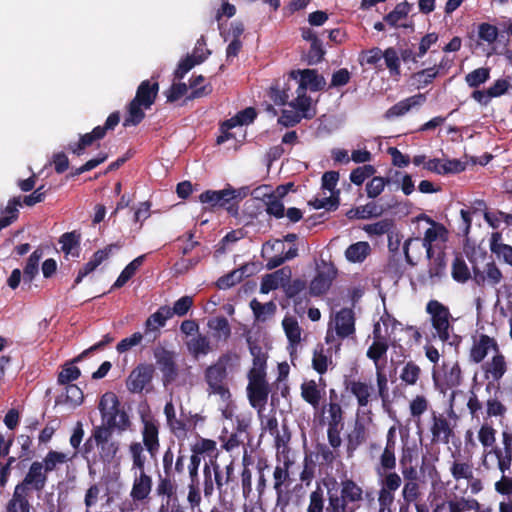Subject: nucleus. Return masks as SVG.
Listing matches in <instances>:
<instances>
[{
    "label": "nucleus",
    "mask_w": 512,
    "mask_h": 512,
    "mask_svg": "<svg viewBox=\"0 0 512 512\" xmlns=\"http://www.w3.org/2000/svg\"><path fill=\"white\" fill-rule=\"evenodd\" d=\"M98 409L102 424L92 428L90 437L83 444L82 455L89 464L92 462L110 466L118 461L121 446L119 441L113 439V432L121 434L130 430L132 421L113 392L101 396Z\"/></svg>",
    "instance_id": "nucleus-1"
},
{
    "label": "nucleus",
    "mask_w": 512,
    "mask_h": 512,
    "mask_svg": "<svg viewBox=\"0 0 512 512\" xmlns=\"http://www.w3.org/2000/svg\"><path fill=\"white\" fill-rule=\"evenodd\" d=\"M327 489V512H355L363 501V489L353 479L345 478L340 483L335 478L323 479Z\"/></svg>",
    "instance_id": "nucleus-2"
},
{
    "label": "nucleus",
    "mask_w": 512,
    "mask_h": 512,
    "mask_svg": "<svg viewBox=\"0 0 512 512\" xmlns=\"http://www.w3.org/2000/svg\"><path fill=\"white\" fill-rule=\"evenodd\" d=\"M159 82L156 77L143 80L137 87L134 98L126 107L123 121L124 127L139 125L145 118V110L150 109L155 103L159 93Z\"/></svg>",
    "instance_id": "nucleus-3"
},
{
    "label": "nucleus",
    "mask_w": 512,
    "mask_h": 512,
    "mask_svg": "<svg viewBox=\"0 0 512 512\" xmlns=\"http://www.w3.org/2000/svg\"><path fill=\"white\" fill-rule=\"evenodd\" d=\"M238 360L237 354L227 352L205 369L204 378L208 385L209 393L219 395L223 399L230 396L229 388L225 383L228 376L227 370L237 364Z\"/></svg>",
    "instance_id": "nucleus-4"
},
{
    "label": "nucleus",
    "mask_w": 512,
    "mask_h": 512,
    "mask_svg": "<svg viewBox=\"0 0 512 512\" xmlns=\"http://www.w3.org/2000/svg\"><path fill=\"white\" fill-rule=\"evenodd\" d=\"M425 311L430 316L431 325L435 330L433 336L442 342H447L453 331L454 321L449 307L438 300L432 299L426 304Z\"/></svg>",
    "instance_id": "nucleus-5"
},
{
    "label": "nucleus",
    "mask_w": 512,
    "mask_h": 512,
    "mask_svg": "<svg viewBox=\"0 0 512 512\" xmlns=\"http://www.w3.org/2000/svg\"><path fill=\"white\" fill-rule=\"evenodd\" d=\"M120 122V113L115 111L111 113L104 125L96 126L91 132L81 134L78 141L70 142L67 146V150L76 155L77 157L82 156L86 149L93 145L95 141L102 140L108 131H113Z\"/></svg>",
    "instance_id": "nucleus-6"
},
{
    "label": "nucleus",
    "mask_w": 512,
    "mask_h": 512,
    "mask_svg": "<svg viewBox=\"0 0 512 512\" xmlns=\"http://www.w3.org/2000/svg\"><path fill=\"white\" fill-rule=\"evenodd\" d=\"M240 196L239 192L232 186L228 185L222 190H206L199 195V201L207 204L206 210L215 211L223 208L227 212L235 216L238 214V204L235 201Z\"/></svg>",
    "instance_id": "nucleus-7"
},
{
    "label": "nucleus",
    "mask_w": 512,
    "mask_h": 512,
    "mask_svg": "<svg viewBox=\"0 0 512 512\" xmlns=\"http://www.w3.org/2000/svg\"><path fill=\"white\" fill-rule=\"evenodd\" d=\"M432 379L435 388L440 393L446 394L447 391L452 390L451 401H453L456 394V391L453 389L460 386L463 381L461 367L458 362H455L452 365L443 363L442 373H438L434 369L432 371Z\"/></svg>",
    "instance_id": "nucleus-8"
},
{
    "label": "nucleus",
    "mask_w": 512,
    "mask_h": 512,
    "mask_svg": "<svg viewBox=\"0 0 512 512\" xmlns=\"http://www.w3.org/2000/svg\"><path fill=\"white\" fill-rule=\"evenodd\" d=\"M48 483V476L42 470V466L33 461L24 477L15 485V488L40 498Z\"/></svg>",
    "instance_id": "nucleus-9"
},
{
    "label": "nucleus",
    "mask_w": 512,
    "mask_h": 512,
    "mask_svg": "<svg viewBox=\"0 0 512 512\" xmlns=\"http://www.w3.org/2000/svg\"><path fill=\"white\" fill-rule=\"evenodd\" d=\"M337 269L334 264L321 260L315 277L309 285V293L312 296L324 295L331 287L333 280L336 278Z\"/></svg>",
    "instance_id": "nucleus-10"
},
{
    "label": "nucleus",
    "mask_w": 512,
    "mask_h": 512,
    "mask_svg": "<svg viewBox=\"0 0 512 512\" xmlns=\"http://www.w3.org/2000/svg\"><path fill=\"white\" fill-rule=\"evenodd\" d=\"M247 396L249 403L253 408L261 411L265 408L268 395L270 392L269 385L266 381V376L252 375L248 376Z\"/></svg>",
    "instance_id": "nucleus-11"
},
{
    "label": "nucleus",
    "mask_w": 512,
    "mask_h": 512,
    "mask_svg": "<svg viewBox=\"0 0 512 512\" xmlns=\"http://www.w3.org/2000/svg\"><path fill=\"white\" fill-rule=\"evenodd\" d=\"M156 363L162 372V380L164 385L174 382L178 376V366L175 362V355L163 347L154 350Z\"/></svg>",
    "instance_id": "nucleus-12"
},
{
    "label": "nucleus",
    "mask_w": 512,
    "mask_h": 512,
    "mask_svg": "<svg viewBox=\"0 0 512 512\" xmlns=\"http://www.w3.org/2000/svg\"><path fill=\"white\" fill-rule=\"evenodd\" d=\"M155 369L152 364H139L129 374L126 387L131 393H141L153 379Z\"/></svg>",
    "instance_id": "nucleus-13"
},
{
    "label": "nucleus",
    "mask_w": 512,
    "mask_h": 512,
    "mask_svg": "<svg viewBox=\"0 0 512 512\" xmlns=\"http://www.w3.org/2000/svg\"><path fill=\"white\" fill-rule=\"evenodd\" d=\"M289 78L297 84V88H303L305 92L308 87L311 91L316 92L322 90L325 86L324 77L314 69L292 70L289 73Z\"/></svg>",
    "instance_id": "nucleus-14"
},
{
    "label": "nucleus",
    "mask_w": 512,
    "mask_h": 512,
    "mask_svg": "<svg viewBox=\"0 0 512 512\" xmlns=\"http://www.w3.org/2000/svg\"><path fill=\"white\" fill-rule=\"evenodd\" d=\"M483 370L486 379H491L486 384V391L490 392L492 388L499 384L500 380L507 371V364L505 357L498 351L492 359L483 365Z\"/></svg>",
    "instance_id": "nucleus-15"
},
{
    "label": "nucleus",
    "mask_w": 512,
    "mask_h": 512,
    "mask_svg": "<svg viewBox=\"0 0 512 512\" xmlns=\"http://www.w3.org/2000/svg\"><path fill=\"white\" fill-rule=\"evenodd\" d=\"M171 318L170 307L167 305L151 314L144 324V335L149 342L155 341L160 336V328L166 325V321Z\"/></svg>",
    "instance_id": "nucleus-16"
},
{
    "label": "nucleus",
    "mask_w": 512,
    "mask_h": 512,
    "mask_svg": "<svg viewBox=\"0 0 512 512\" xmlns=\"http://www.w3.org/2000/svg\"><path fill=\"white\" fill-rule=\"evenodd\" d=\"M141 431L143 446L152 458H155L160 449L159 424L154 419H142Z\"/></svg>",
    "instance_id": "nucleus-17"
},
{
    "label": "nucleus",
    "mask_w": 512,
    "mask_h": 512,
    "mask_svg": "<svg viewBox=\"0 0 512 512\" xmlns=\"http://www.w3.org/2000/svg\"><path fill=\"white\" fill-rule=\"evenodd\" d=\"M433 443L448 444L454 435L450 422L443 414L432 413V423L430 427Z\"/></svg>",
    "instance_id": "nucleus-18"
},
{
    "label": "nucleus",
    "mask_w": 512,
    "mask_h": 512,
    "mask_svg": "<svg viewBox=\"0 0 512 512\" xmlns=\"http://www.w3.org/2000/svg\"><path fill=\"white\" fill-rule=\"evenodd\" d=\"M34 496L19 490L13 489L10 499L5 505V512H34Z\"/></svg>",
    "instance_id": "nucleus-19"
},
{
    "label": "nucleus",
    "mask_w": 512,
    "mask_h": 512,
    "mask_svg": "<svg viewBox=\"0 0 512 512\" xmlns=\"http://www.w3.org/2000/svg\"><path fill=\"white\" fill-rule=\"evenodd\" d=\"M335 330L337 336L342 339L355 333V317L352 309L342 308L336 313Z\"/></svg>",
    "instance_id": "nucleus-20"
},
{
    "label": "nucleus",
    "mask_w": 512,
    "mask_h": 512,
    "mask_svg": "<svg viewBox=\"0 0 512 512\" xmlns=\"http://www.w3.org/2000/svg\"><path fill=\"white\" fill-rule=\"evenodd\" d=\"M493 389L495 390L494 395L485 401L484 421H488L492 418L501 420L505 418L508 411L506 405L499 397V394H502L500 384H497Z\"/></svg>",
    "instance_id": "nucleus-21"
},
{
    "label": "nucleus",
    "mask_w": 512,
    "mask_h": 512,
    "mask_svg": "<svg viewBox=\"0 0 512 512\" xmlns=\"http://www.w3.org/2000/svg\"><path fill=\"white\" fill-rule=\"evenodd\" d=\"M493 455L495 456L497 460V468L500 470L502 474H505L507 471L510 470L511 464H512V452H509L508 450L504 449L503 447L495 446L488 448L486 451H483V460L482 464L487 469H489V466L487 464V458L488 456Z\"/></svg>",
    "instance_id": "nucleus-22"
},
{
    "label": "nucleus",
    "mask_w": 512,
    "mask_h": 512,
    "mask_svg": "<svg viewBox=\"0 0 512 512\" xmlns=\"http://www.w3.org/2000/svg\"><path fill=\"white\" fill-rule=\"evenodd\" d=\"M493 349L498 352L499 347L494 338L489 337L488 335L482 334L480 335L478 341L474 342L471 350H470V359L475 363H480L487 356L488 351Z\"/></svg>",
    "instance_id": "nucleus-23"
},
{
    "label": "nucleus",
    "mask_w": 512,
    "mask_h": 512,
    "mask_svg": "<svg viewBox=\"0 0 512 512\" xmlns=\"http://www.w3.org/2000/svg\"><path fill=\"white\" fill-rule=\"evenodd\" d=\"M379 325H377L374 329V338L375 340L373 343L369 346L366 356L374 362L375 369L377 367H384V364L380 363V360L386 356V353L388 351L389 345L386 341V339L381 338L379 334Z\"/></svg>",
    "instance_id": "nucleus-24"
},
{
    "label": "nucleus",
    "mask_w": 512,
    "mask_h": 512,
    "mask_svg": "<svg viewBox=\"0 0 512 512\" xmlns=\"http://www.w3.org/2000/svg\"><path fill=\"white\" fill-rule=\"evenodd\" d=\"M425 100H426L425 95L421 94V93L411 96V97H408L406 99H403V100L397 102L396 104H394L393 106H391L385 112V117L387 119H391L394 117L403 116L408 111H410V109L412 107L421 105L422 103L425 102Z\"/></svg>",
    "instance_id": "nucleus-25"
},
{
    "label": "nucleus",
    "mask_w": 512,
    "mask_h": 512,
    "mask_svg": "<svg viewBox=\"0 0 512 512\" xmlns=\"http://www.w3.org/2000/svg\"><path fill=\"white\" fill-rule=\"evenodd\" d=\"M250 353L253 357V366L248 372V376L262 375L266 376V363L267 354L263 351L262 347L257 343L247 339Z\"/></svg>",
    "instance_id": "nucleus-26"
},
{
    "label": "nucleus",
    "mask_w": 512,
    "mask_h": 512,
    "mask_svg": "<svg viewBox=\"0 0 512 512\" xmlns=\"http://www.w3.org/2000/svg\"><path fill=\"white\" fill-rule=\"evenodd\" d=\"M210 54L211 51L206 49V55H198V48L195 47L192 55H187L179 62L174 71V78L182 80L195 65L201 64Z\"/></svg>",
    "instance_id": "nucleus-27"
},
{
    "label": "nucleus",
    "mask_w": 512,
    "mask_h": 512,
    "mask_svg": "<svg viewBox=\"0 0 512 512\" xmlns=\"http://www.w3.org/2000/svg\"><path fill=\"white\" fill-rule=\"evenodd\" d=\"M296 98L289 102V106L298 111L305 119H312L316 115V110L311 107L312 99L307 95L303 88L296 89Z\"/></svg>",
    "instance_id": "nucleus-28"
},
{
    "label": "nucleus",
    "mask_w": 512,
    "mask_h": 512,
    "mask_svg": "<svg viewBox=\"0 0 512 512\" xmlns=\"http://www.w3.org/2000/svg\"><path fill=\"white\" fill-rule=\"evenodd\" d=\"M152 489V478L144 471H140L138 477L134 479L130 496L134 501L145 500Z\"/></svg>",
    "instance_id": "nucleus-29"
},
{
    "label": "nucleus",
    "mask_w": 512,
    "mask_h": 512,
    "mask_svg": "<svg viewBox=\"0 0 512 512\" xmlns=\"http://www.w3.org/2000/svg\"><path fill=\"white\" fill-rule=\"evenodd\" d=\"M447 233L448 231L445 226L438 222H433L431 227L425 231L423 246L426 248L428 258H431V254L433 253L432 244L438 239L445 241L447 239Z\"/></svg>",
    "instance_id": "nucleus-30"
},
{
    "label": "nucleus",
    "mask_w": 512,
    "mask_h": 512,
    "mask_svg": "<svg viewBox=\"0 0 512 512\" xmlns=\"http://www.w3.org/2000/svg\"><path fill=\"white\" fill-rule=\"evenodd\" d=\"M293 81L291 78L283 79L282 83L277 80L269 89L268 96L276 105H285L288 99L292 95L290 93V82Z\"/></svg>",
    "instance_id": "nucleus-31"
},
{
    "label": "nucleus",
    "mask_w": 512,
    "mask_h": 512,
    "mask_svg": "<svg viewBox=\"0 0 512 512\" xmlns=\"http://www.w3.org/2000/svg\"><path fill=\"white\" fill-rule=\"evenodd\" d=\"M375 471L379 478V490L395 494L402 484L401 476L394 470L375 469Z\"/></svg>",
    "instance_id": "nucleus-32"
},
{
    "label": "nucleus",
    "mask_w": 512,
    "mask_h": 512,
    "mask_svg": "<svg viewBox=\"0 0 512 512\" xmlns=\"http://www.w3.org/2000/svg\"><path fill=\"white\" fill-rule=\"evenodd\" d=\"M345 388L351 392L357 399V403L360 407H366L369 403L370 391L372 389L365 382L345 379Z\"/></svg>",
    "instance_id": "nucleus-33"
},
{
    "label": "nucleus",
    "mask_w": 512,
    "mask_h": 512,
    "mask_svg": "<svg viewBox=\"0 0 512 512\" xmlns=\"http://www.w3.org/2000/svg\"><path fill=\"white\" fill-rule=\"evenodd\" d=\"M164 414L166 416L167 425L170 428L171 432L177 438H183L187 434L186 423L176 418V412L173 403L167 402L164 406Z\"/></svg>",
    "instance_id": "nucleus-34"
},
{
    "label": "nucleus",
    "mask_w": 512,
    "mask_h": 512,
    "mask_svg": "<svg viewBox=\"0 0 512 512\" xmlns=\"http://www.w3.org/2000/svg\"><path fill=\"white\" fill-rule=\"evenodd\" d=\"M300 390L301 397L306 403L311 405L314 409L320 406L323 393L315 380L304 381L300 386Z\"/></svg>",
    "instance_id": "nucleus-35"
},
{
    "label": "nucleus",
    "mask_w": 512,
    "mask_h": 512,
    "mask_svg": "<svg viewBox=\"0 0 512 512\" xmlns=\"http://www.w3.org/2000/svg\"><path fill=\"white\" fill-rule=\"evenodd\" d=\"M382 212V208L378 206L375 202H369L365 205L351 208L346 212V217L350 220L369 219L380 216Z\"/></svg>",
    "instance_id": "nucleus-36"
},
{
    "label": "nucleus",
    "mask_w": 512,
    "mask_h": 512,
    "mask_svg": "<svg viewBox=\"0 0 512 512\" xmlns=\"http://www.w3.org/2000/svg\"><path fill=\"white\" fill-rule=\"evenodd\" d=\"M71 459L72 457H68L66 453L50 450L42 461H35L42 466V470L48 476L50 472L57 469L58 465L64 464Z\"/></svg>",
    "instance_id": "nucleus-37"
},
{
    "label": "nucleus",
    "mask_w": 512,
    "mask_h": 512,
    "mask_svg": "<svg viewBox=\"0 0 512 512\" xmlns=\"http://www.w3.org/2000/svg\"><path fill=\"white\" fill-rule=\"evenodd\" d=\"M288 272V266L283 267L277 271H275L272 274H267L265 277H263L261 285H260V292L263 294H267L272 290H276L278 288H282L283 280L287 277Z\"/></svg>",
    "instance_id": "nucleus-38"
},
{
    "label": "nucleus",
    "mask_w": 512,
    "mask_h": 512,
    "mask_svg": "<svg viewBox=\"0 0 512 512\" xmlns=\"http://www.w3.org/2000/svg\"><path fill=\"white\" fill-rule=\"evenodd\" d=\"M22 206L21 196H15L8 200L3 210L4 216L0 217V231L13 224L19 217V207Z\"/></svg>",
    "instance_id": "nucleus-39"
},
{
    "label": "nucleus",
    "mask_w": 512,
    "mask_h": 512,
    "mask_svg": "<svg viewBox=\"0 0 512 512\" xmlns=\"http://www.w3.org/2000/svg\"><path fill=\"white\" fill-rule=\"evenodd\" d=\"M145 260V255H140L133 259L126 267L122 270L116 281L113 283L111 290L119 289L123 287L142 266Z\"/></svg>",
    "instance_id": "nucleus-40"
},
{
    "label": "nucleus",
    "mask_w": 512,
    "mask_h": 512,
    "mask_svg": "<svg viewBox=\"0 0 512 512\" xmlns=\"http://www.w3.org/2000/svg\"><path fill=\"white\" fill-rule=\"evenodd\" d=\"M81 234L77 231L66 232L60 236L59 243L65 255L79 256Z\"/></svg>",
    "instance_id": "nucleus-41"
},
{
    "label": "nucleus",
    "mask_w": 512,
    "mask_h": 512,
    "mask_svg": "<svg viewBox=\"0 0 512 512\" xmlns=\"http://www.w3.org/2000/svg\"><path fill=\"white\" fill-rule=\"evenodd\" d=\"M204 81L205 78L203 75L192 76L190 78L189 87L191 88V93L186 96L184 103L189 100L208 96L212 92L211 84L202 85Z\"/></svg>",
    "instance_id": "nucleus-42"
},
{
    "label": "nucleus",
    "mask_w": 512,
    "mask_h": 512,
    "mask_svg": "<svg viewBox=\"0 0 512 512\" xmlns=\"http://www.w3.org/2000/svg\"><path fill=\"white\" fill-rule=\"evenodd\" d=\"M286 274H287V277H285L286 279L283 280L284 286H282V289H283L287 299H289L290 297L300 295V294L303 295V291L306 289H309L307 287L306 280H304L302 278L291 279L292 271H291L290 267H288V272Z\"/></svg>",
    "instance_id": "nucleus-43"
},
{
    "label": "nucleus",
    "mask_w": 512,
    "mask_h": 512,
    "mask_svg": "<svg viewBox=\"0 0 512 512\" xmlns=\"http://www.w3.org/2000/svg\"><path fill=\"white\" fill-rule=\"evenodd\" d=\"M291 465L290 460H285L282 464L277 465L273 471V488L274 490H280L283 488H289L291 484V478L289 468Z\"/></svg>",
    "instance_id": "nucleus-44"
},
{
    "label": "nucleus",
    "mask_w": 512,
    "mask_h": 512,
    "mask_svg": "<svg viewBox=\"0 0 512 512\" xmlns=\"http://www.w3.org/2000/svg\"><path fill=\"white\" fill-rule=\"evenodd\" d=\"M250 308L255 319L260 322H265L268 318L273 317L277 310V306L273 301L261 303L255 298L251 300Z\"/></svg>",
    "instance_id": "nucleus-45"
},
{
    "label": "nucleus",
    "mask_w": 512,
    "mask_h": 512,
    "mask_svg": "<svg viewBox=\"0 0 512 512\" xmlns=\"http://www.w3.org/2000/svg\"><path fill=\"white\" fill-rule=\"evenodd\" d=\"M18 443L20 444V452L18 459L20 461L15 465L16 469H21L24 461L31 460L35 456V450L32 448L33 439L28 434H21L17 437Z\"/></svg>",
    "instance_id": "nucleus-46"
},
{
    "label": "nucleus",
    "mask_w": 512,
    "mask_h": 512,
    "mask_svg": "<svg viewBox=\"0 0 512 512\" xmlns=\"http://www.w3.org/2000/svg\"><path fill=\"white\" fill-rule=\"evenodd\" d=\"M43 256V250L40 248L35 249L27 259L26 265L23 269V278L25 282H32L34 277L39 271V262Z\"/></svg>",
    "instance_id": "nucleus-47"
},
{
    "label": "nucleus",
    "mask_w": 512,
    "mask_h": 512,
    "mask_svg": "<svg viewBox=\"0 0 512 512\" xmlns=\"http://www.w3.org/2000/svg\"><path fill=\"white\" fill-rule=\"evenodd\" d=\"M446 512H464L479 507V503L475 499H466L464 497L455 498L451 500H443Z\"/></svg>",
    "instance_id": "nucleus-48"
},
{
    "label": "nucleus",
    "mask_w": 512,
    "mask_h": 512,
    "mask_svg": "<svg viewBox=\"0 0 512 512\" xmlns=\"http://www.w3.org/2000/svg\"><path fill=\"white\" fill-rule=\"evenodd\" d=\"M370 245L367 242L351 244L345 251V256L350 262H362L370 253Z\"/></svg>",
    "instance_id": "nucleus-49"
},
{
    "label": "nucleus",
    "mask_w": 512,
    "mask_h": 512,
    "mask_svg": "<svg viewBox=\"0 0 512 512\" xmlns=\"http://www.w3.org/2000/svg\"><path fill=\"white\" fill-rule=\"evenodd\" d=\"M497 430L488 421H484L478 430V440L483 446V451L495 445Z\"/></svg>",
    "instance_id": "nucleus-50"
},
{
    "label": "nucleus",
    "mask_w": 512,
    "mask_h": 512,
    "mask_svg": "<svg viewBox=\"0 0 512 512\" xmlns=\"http://www.w3.org/2000/svg\"><path fill=\"white\" fill-rule=\"evenodd\" d=\"M208 327L215 332V336L218 339L226 341L231 336V327L224 316L210 319L208 321Z\"/></svg>",
    "instance_id": "nucleus-51"
},
{
    "label": "nucleus",
    "mask_w": 512,
    "mask_h": 512,
    "mask_svg": "<svg viewBox=\"0 0 512 512\" xmlns=\"http://www.w3.org/2000/svg\"><path fill=\"white\" fill-rule=\"evenodd\" d=\"M187 348L195 357H198L199 355H207L211 351L208 337L201 334L188 341Z\"/></svg>",
    "instance_id": "nucleus-52"
},
{
    "label": "nucleus",
    "mask_w": 512,
    "mask_h": 512,
    "mask_svg": "<svg viewBox=\"0 0 512 512\" xmlns=\"http://www.w3.org/2000/svg\"><path fill=\"white\" fill-rule=\"evenodd\" d=\"M429 262L428 275L429 277L434 279H441L442 276L445 275L446 270V261L445 254L443 252L438 253L435 257H433V253L431 254V258Z\"/></svg>",
    "instance_id": "nucleus-53"
},
{
    "label": "nucleus",
    "mask_w": 512,
    "mask_h": 512,
    "mask_svg": "<svg viewBox=\"0 0 512 512\" xmlns=\"http://www.w3.org/2000/svg\"><path fill=\"white\" fill-rule=\"evenodd\" d=\"M491 69L489 67H480L466 74L465 82L470 88H478L490 79Z\"/></svg>",
    "instance_id": "nucleus-54"
},
{
    "label": "nucleus",
    "mask_w": 512,
    "mask_h": 512,
    "mask_svg": "<svg viewBox=\"0 0 512 512\" xmlns=\"http://www.w3.org/2000/svg\"><path fill=\"white\" fill-rule=\"evenodd\" d=\"M451 274L452 278L459 283H465L471 278L470 270L462 256L455 257Z\"/></svg>",
    "instance_id": "nucleus-55"
},
{
    "label": "nucleus",
    "mask_w": 512,
    "mask_h": 512,
    "mask_svg": "<svg viewBox=\"0 0 512 512\" xmlns=\"http://www.w3.org/2000/svg\"><path fill=\"white\" fill-rule=\"evenodd\" d=\"M246 267L243 266L240 269H235L223 276H221L217 282L216 286L219 289H229L236 285L237 283H240L244 277Z\"/></svg>",
    "instance_id": "nucleus-56"
},
{
    "label": "nucleus",
    "mask_w": 512,
    "mask_h": 512,
    "mask_svg": "<svg viewBox=\"0 0 512 512\" xmlns=\"http://www.w3.org/2000/svg\"><path fill=\"white\" fill-rule=\"evenodd\" d=\"M421 375V368L414 362L408 361L400 373V379L406 385L413 386L417 383Z\"/></svg>",
    "instance_id": "nucleus-57"
},
{
    "label": "nucleus",
    "mask_w": 512,
    "mask_h": 512,
    "mask_svg": "<svg viewBox=\"0 0 512 512\" xmlns=\"http://www.w3.org/2000/svg\"><path fill=\"white\" fill-rule=\"evenodd\" d=\"M265 205L267 214L274 216L277 219L284 217V204L274 193L265 195Z\"/></svg>",
    "instance_id": "nucleus-58"
},
{
    "label": "nucleus",
    "mask_w": 512,
    "mask_h": 512,
    "mask_svg": "<svg viewBox=\"0 0 512 512\" xmlns=\"http://www.w3.org/2000/svg\"><path fill=\"white\" fill-rule=\"evenodd\" d=\"M324 507V491L320 483H317L315 490H313L309 495V504L307 507V512H323Z\"/></svg>",
    "instance_id": "nucleus-59"
},
{
    "label": "nucleus",
    "mask_w": 512,
    "mask_h": 512,
    "mask_svg": "<svg viewBox=\"0 0 512 512\" xmlns=\"http://www.w3.org/2000/svg\"><path fill=\"white\" fill-rule=\"evenodd\" d=\"M410 8L411 5L408 2L399 3L384 17V21L390 26H397L400 20L407 17Z\"/></svg>",
    "instance_id": "nucleus-60"
},
{
    "label": "nucleus",
    "mask_w": 512,
    "mask_h": 512,
    "mask_svg": "<svg viewBox=\"0 0 512 512\" xmlns=\"http://www.w3.org/2000/svg\"><path fill=\"white\" fill-rule=\"evenodd\" d=\"M383 59L391 76L400 75V57L395 48L389 47L383 51Z\"/></svg>",
    "instance_id": "nucleus-61"
},
{
    "label": "nucleus",
    "mask_w": 512,
    "mask_h": 512,
    "mask_svg": "<svg viewBox=\"0 0 512 512\" xmlns=\"http://www.w3.org/2000/svg\"><path fill=\"white\" fill-rule=\"evenodd\" d=\"M282 326L288 340L292 344H296L301 340V329L298 322L293 317H285L282 321Z\"/></svg>",
    "instance_id": "nucleus-62"
},
{
    "label": "nucleus",
    "mask_w": 512,
    "mask_h": 512,
    "mask_svg": "<svg viewBox=\"0 0 512 512\" xmlns=\"http://www.w3.org/2000/svg\"><path fill=\"white\" fill-rule=\"evenodd\" d=\"M450 472L455 481L473 479L472 466L467 462L454 461L450 467Z\"/></svg>",
    "instance_id": "nucleus-63"
},
{
    "label": "nucleus",
    "mask_w": 512,
    "mask_h": 512,
    "mask_svg": "<svg viewBox=\"0 0 512 512\" xmlns=\"http://www.w3.org/2000/svg\"><path fill=\"white\" fill-rule=\"evenodd\" d=\"M376 172V169L373 165L365 164L363 166H359L355 169H353L350 173V181L360 186L364 183V181L371 176H373Z\"/></svg>",
    "instance_id": "nucleus-64"
}]
</instances>
